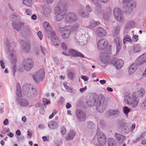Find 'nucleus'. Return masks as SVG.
I'll return each instance as SVG.
<instances>
[{"mask_svg":"<svg viewBox=\"0 0 146 146\" xmlns=\"http://www.w3.org/2000/svg\"><path fill=\"white\" fill-rule=\"evenodd\" d=\"M63 85L67 91L69 92L72 93L73 92V89L68 86L66 84L64 83Z\"/></svg>","mask_w":146,"mask_h":146,"instance_id":"nucleus-43","label":"nucleus"},{"mask_svg":"<svg viewBox=\"0 0 146 146\" xmlns=\"http://www.w3.org/2000/svg\"><path fill=\"white\" fill-rule=\"evenodd\" d=\"M21 33L22 34H26L29 32V30L26 26H23L20 29Z\"/></svg>","mask_w":146,"mask_h":146,"instance_id":"nucleus-39","label":"nucleus"},{"mask_svg":"<svg viewBox=\"0 0 146 146\" xmlns=\"http://www.w3.org/2000/svg\"><path fill=\"white\" fill-rule=\"evenodd\" d=\"M124 100L125 103L127 104L131 105L132 108L136 107L138 104L139 99L136 96L135 92L132 94H128L125 96L124 97Z\"/></svg>","mask_w":146,"mask_h":146,"instance_id":"nucleus-2","label":"nucleus"},{"mask_svg":"<svg viewBox=\"0 0 146 146\" xmlns=\"http://www.w3.org/2000/svg\"><path fill=\"white\" fill-rule=\"evenodd\" d=\"M37 35L40 40H42L43 38V35L42 33L40 31H38L37 33Z\"/></svg>","mask_w":146,"mask_h":146,"instance_id":"nucleus-56","label":"nucleus"},{"mask_svg":"<svg viewBox=\"0 0 146 146\" xmlns=\"http://www.w3.org/2000/svg\"><path fill=\"white\" fill-rule=\"evenodd\" d=\"M76 115L78 120L80 121L85 120L86 118L85 114L80 110L76 111Z\"/></svg>","mask_w":146,"mask_h":146,"instance_id":"nucleus-19","label":"nucleus"},{"mask_svg":"<svg viewBox=\"0 0 146 146\" xmlns=\"http://www.w3.org/2000/svg\"><path fill=\"white\" fill-rule=\"evenodd\" d=\"M111 15H109L108 14L105 13L103 15V18L104 20L106 21H108Z\"/></svg>","mask_w":146,"mask_h":146,"instance_id":"nucleus-47","label":"nucleus"},{"mask_svg":"<svg viewBox=\"0 0 146 146\" xmlns=\"http://www.w3.org/2000/svg\"><path fill=\"white\" fill-rule=\"evenodd\" d=\"M5 50L6 53H8L10 50L9 54L11 56V62L12 63H15L16 61L17 54L15 51L12 48L10 42L9 41L6 43Z\"/></svg>","mask_w":146,"mask_h":146,"instance_id":"nucleus-5","label":"nucleus"},{"mask_svg":"<svg viewBox=\"0 0 146 146\" xmlns=\"http://www.w3.org/2000/svg\"><path fill=\"white\" fill-rule=\"evenodd\" d=\"M137 67V64L136 63H133L129 67L128 73L129 74H133L136 70Z\"/></svg>","mask_w":146,"mask_h":146,"instance_id":"nucleus-26","label":"nucleus"},{"mask_svg":"<svg viewBox=\"0 0 146 146\" xmlns=\"http://www.w3.org/2000/svg\"><path fill=\"white\" fill-rule=\"evenodd\" d=\"M74 74L71 72H70L68 74L67 77L68 78L72 80H73L74 78Z\"/></svg>","mask_w":146,"mask_h":146,"instance_id":"nucleus-45","label":"nucleus"},{"mask_svg":"<svg viewBox=\"0 0 146 146\" xmlns=\"http://www.w3.org/2000/svg\"><path fill=\"white\" fill-rule=\"evenodd\" d=\"M98 101V98H95L94 97L92 96L86 102V103L90 107H92L94 106L95 104H96Z\"/></svg>","mask_w":146,"mask_h":146,"instance_id":"nucleus-20","label":"nucleus"},{"mask_svg":"<svg viewBox=\"0 0 146 146\" xmlns=\"http://www.w3.org/2000/svg\"><path fill=\"white\" fill-rule=\"evenodd\" d=\"M38 128L40 129H45L46 128L45 126L43 124H40L38 125Z\"/></svg>","mask_w":146,"mask_h":146,"instance_id":"nucleus-63","label":"nucleus"},{"mask_svg":"<svg viewBox=\"0 0 146 146\" xmlns=\"http://www.w3.org/2000/svg\"><path fill=\"white\" fill-rule=\"evenodd\" d=\"M48 126L50 129H55L57 128L58 126V124L54 121H51L48 123Z\"/></svg>","mask_w":146,"mask_h":146,"instance_id":"nucleus-30","label":"nucleus"},{"mask_svg":"<svg viewBox=\"0 0 146 146\" xmlns=\"http://www.w3.org/2000/svg\"><path fill=\"white\" fill-rule=\"evenodd\" d=\"M79 14L81 17H88L89 15L88 13L85 14L84 13V11H82V12H80L79 13Z\"/></svg>","mask_w":146,"mask_h":146,"instance_id":"nucleus-58","label":"nucleus"},{"mask_svg":"<svg viewBox=\"0 0 146 146\" xmlns=\"http://www.w3.org/2000/svg\"><path fill=\"white\" fill-rule=\"evenodd\" d=\"M138 92L139 96L142 97L143 96V94L145 93V91L144 89L141 88L138 91Z\"/></svg>","mask_w":146,"mask_h":146,"instance_id":"nucleus-46","label":"nucleus"},{"mask_svg":"<svg viewBox=\"0 0 146 146\" xmlns=\"http://www.w3.org/2000/svg\"><path fill=\"white\" fill-rule=\"evenodd\" d=\"M94 127L93 123L91 121L88 122V125L86 129V131H88V132L90 133V132H91L93 130V128Z\"/></svg>","mask_w":146,"mask_h":146,"instance_id":"nucleus-34","label":"nucleus"},{"mask_svg":"<svg viewBox=\"0 0 146 146\" xmlns=\"http://www.w3.org/2000/svg\"><path fill=\"white\" fill-rule=\"evenodd\" d=\"M113 14L115 18L118 21H120L123 19L121 10L118 8H115L114 9Z\"/></svg>","mask_w":146,"mask_h":146,"instance_id":"nucleus-16","label":"nucleus"},{"mask_svg":"<svg viewBox=\"0 0 146 146\" xmlns=\"http://www.w3.org/2000/svg\"><path fill=\"white\" fill-rule=\"evenodd\" d=\"M110 115L114 116L119 114L120 113V111L118 109L115 110H111L108 111Z\"/></svg>","mask_w":146,"mask_h":146,"instance_id":"nucleus-35","label":"nucleus"},{"mask_svg":"<svg viewBox=\"0 0 146 146\" xmlns=\"http://www.w3.org/2000/svg\"><path fill=\"white\" fill-rule=\"evenodd\" d=\"M34 63L32 60L29 58H25L23 62L22 66L24 69L29 71L31 70L33 67Z\"/></svg>","mask_w":146,"mask_h":146,"instance_id":"nucleus-9","label":"nucleus"},{"mask_svg":"<svg viewBox=\"0 0 146 146\" xmlns=\"http://www.w3.org/2000/svg\"><path fill=\"white\" fill-rule=\"evenodd\" d=\"M123 112L126 115L127 117L128 116V114L131 111L130 109L127 106L124 107L123 108Z\"/></svg>","mask_w":146,"mask_h":146,"instance_id":"nucleus-40","label":"nucleus"},{"mask_svg":"<svg viewBox=\"0 0 146 146\" xmlns=\"http://www.w3.org/2000/svg\"><path fill=\"white\" fill-rule=\"evenodd\" d=\"M43 13L44 15L46 17H48L50 16L51 13V10L48 7L43 6Z\"/></svg>","mask_w":146,"mask_h":146,"instance_id":"nucleus-31","label":"nucleus"},{"mask_svg":"<svg viewBox=\"0 0 146 146\" xmlns=\"http://www.w3.org/2000/svg\"><path fill=\"white\" fill-rule=\"evenodd\" d=\"M17 15L16 14H14L12 16V18L13 20L12 26L13 28L15 29L17 31H19L20 29L21 28L22 26L23 25V23L19 21L16 19Z\"/></svg>","mask_w":146,"mask_h":146,"instance_id":"nucleus-10","label":"nucleus"},{"mask_svg":"<svg viewBox=\"0 0 146 146\" xmlns=\"http://www.w3.org/2000/svg\"><path fill=\"white\" fill-rule=\"evenodd\" d=\"M57 111L56 110H54L53 113H52V114L49 116V119H51L53 118V117H54V115L56 114L57 113Z\"/></svg>","mask_w":146,"mask_h":146,"instance_id":"nucleus-61","label":"nucleus"},{"mask_svg":"<svg viewBox=\"0 0 146 146\" xmlns=\"http://www.w3.org/2000/svg\"><path fill=\"white\" fill-rule=\"evenodd\" d=\"M17 95L19 97H21L22 94L20 85L19 83H17Z\"/></svg>","mask_w":146,"mask_h":146,"instance_id":"nucleus-36","label":"nucleus"},{"mask_svg":"<svg viewBox=\"0 0 146 146\" xmlns=\"http://www.w3.org/2000/svg\"><path fill=\"white\" fill-rule=\"evenodd\" d=\"M115 136L117 142L120 143H122L125 138V137L123 135L117 133H115Z\"/></svg>","mask_w":146,"mask_h":146,"instance_id":"nucleus-24","label":"nucleus"},{"mask_svg":"<svg viewBox=\"0 0 146 146\" xmlns=\"http://www.w3.org/2000/svg\"><path fill=\"white\" fill-rule=\"evenodd\" d=\"M23 3L26 6H30L32 3V0H23Z\"/></svg>","mask_w":146,"mask_h":146,"instance_id":"nucleus-42","label":"nucleus"},{"mask_svg":"<svg viewBox=\"0 0 146 146\" xmlns=\"http://www.w3.org/2000/svg\"><path fill=\"white\" fill-rule=\"evenodd\" d=\"M20 44L22 45L21 47V51L22 52L27 53L30 51L31 45L28 42L21 40Z\"/></svg>","mask_w":146,"mask_h":146,"instance_id":"nucleus-14","label":"nucleus"},{"mask_svg":"<svg viewBox=\"0 0 146 146\" xmlns=\"http://www.w3.org/2000/svg\"><path fill=\"white\" fill-rule=\"evenodd\" d=\"M106 106L105 97L102 95H100L98 98V101L96 104L97 111L100 113L103 112L105 110Z\"/></svg>","mask_w":146,"mask_h":146,"instance_id":"nucleus-4","label":"nucleus"},{"mask_svg":"<svg viewBox=\"0 0 146 146\" xmlns=\"http://www.w3.org/2000/svg\"><path fill=\"white\" fill-rule=\"evenodd\" d=\"M116 141L113 139L109 138L108 141V146H116Z\"/></svg>","mask_w":146,"mask_h":146,"instance_id":"nucleus-37","label":"nucleus"},{"mask_svg":"<svg viewBox=\"0 0 146 146\" xmlns=\"http://www.w3.org/2000/svg\"><path fill=\"white\" fill-rule=\"evenodd\" d=\"M100 22L98 21L96 22L94 21H92L89 22V24L87 27L91 29L95 27L96 25L99 24Z\"/></svg>","mask_w":146,"mask_h":146,"instance_id":"nucleus-33","label":"nucleus"},{"mask_svg":"<svg viewBox=\"0 0 146 146\" xmlns=\"http://www.w3.org/2000/svg\"><path fill=\"white\" fill-rule=\"evenodd\" d=\"M66 132V128L64 127H62L61 129V132L63 135H64Z\"/></svg>","mask_w":146,"mask_h":146,"instance_id":"nucleus-55","label":"nucleus"},{"mask_svg":"<svg viewBox=\"0 0 146 146\" xmlns=\"http://www.w3.org/2000/svg\"><path fill=\"white\" fill-rule=\"evenodd\" d=\"M17 102L22 107H26L29 105V101L26 99H21L20 100H17Z\"/></svg>","mask_w":146,"mask_h":146,"instance_id":"nucleus-22","label":"nucleus"},{"mask_svg":"<svg viewBox=\"0 0 146 146\" xmlns=\"http://www.w3.org/2000/svg\"><path fill=\"white\" fill-rule=\"evenodd\" d=\"M70 50H64L62 52V54L65 55L70 56Z\"/></svg>","mask_w":146,"mask_h":146,"instance_id":"nucleus-48","label":"nucleus"},{"mask_svg":"<svg viewBox=\"0 0 146 146\" xmlns=\"http://www.w3.org/2000/svg\"><path fill=\"white\" fill-rule=\"evenodd\" d=\"M112 63L117 69H120L124 64L123 60L121 59L117 60L116 59H114L112 60Z\"/></svg>","mask_w":146,"mask_h":146,"instance_id":"nucleus-18","label":"nucleus"},{"mask_svg":"<svg viewBox=\"0 0 146 146\" xmlns=\"http://www.w3.org/2000/svg\"><path fill=\"white\" fill-rule=\"evenodd\" d=\"M97 31L98 35L100 37H103L106 34V31L102 27H100L98 28Z\"/></svg>","mask_w":146,"mask_h":146,"instance_id":"nucleus-28","label":"nucleus"},{"mask_svg":"<svg viewBox=\"0 0 146 146\" xmlns=\"http://www.w3.org/2000/svg\"><path fill=\"white\" fill-rule=\"evenodd\" d=\"M77 19L76 15L74 13H68L65 18V21L68 23H72L75 21Z\"/></svg>","mask_w":146,"mask_h":146,"instance_id":"nucleus-15","label":"nucleus"},{"mask_svg":"<svg viewBox=\"0 0 146 146\" xmlns=\"http://www.w3.org/2000/svg\"><path fill=\"white\" fill-rule=\"evenodd\" d=\"M50 38H51V40L53 44L55 45H58L59 43V40L58 39V37L55 34V33L52 34Z\"/></svg>","mask_w":146,"mask_h":146,"instance_id":"nucleus-29","label":"nucleus"},{"mask_svg":"<svg viewBox=\"0 0 146 146\" xmlns=\"http://www.w3.org/2000/svg\"><path fill=\"white\" fill-rule=\"evenodd\" d=\"M96 6L95 13L98 14L99 12L101 11V5L99 3V0H94V1H92Z\"/></svg>","mask_w":146,"mask_h":146,"instance_id":"nucleus-23","label":"nucleus"},{"mask_svg":"<svg viewBox=\"0 0 146 146\" xmlns=\"http://www.w3.org/2000/svg\"><path fill=\"white\" fill-rule=\"evenodd\" d=\"M133 50L135 52H140L141 50V47L139 44H135L133 47Z\"/></svg>","mask_w":146,"mask_h":146,"instance_id":"nucleus-38","label":"nucleus"},{"mask_svg":"<svg viewBox=\"0 0 146 146\" xmlns=\"http://www.w3.org/2000/svg\"><path fill=\"white\" fill-rule=\"evenodd\" d=\"M115 41L116 45H120L121 44V41L119 38L116 37L115 39Z\"/></svg>","mask_w":146,"mask_h":146,"instance_id":"nucleus-51","label":"nucleus"},{"mask_svg":"<svg viewBox=\"0 0 146 146\" xmlns=\"http://www.w3.org/2000/svg\"><path fill=\"white\" fill-rule=\"evenodd\" d=\"M141 107L142 109L144 110L146 109V100L145 102L142 103L141 105Z\"/></svg>","mask_w":146,"mask_h":146,"instance_id":"nucleus-64","label":"nucleus"},{"mask_svg":"<svg viewBox=\"0 0 146 146\" xmlns=\"http://www.w3.org/2000/svg\"><path fill=\"white\" fill-rule=\"evenodd\" d=\"M81 78L85 81H88L89 79V78L88 77L84 75H82L81 76Z\"/></svg>","mask_w":146,"mask_h":146,"instance_id":"nucleus-62","label":"nucleus"},{"mask_svg":"<svg viewBox=\"0 0 146 146\" xmlns=\"http://www.w3.org/2000/svg\"><path fill=\"white\" fill-rule=\"evenodd\" d=\"M123 131L124 133L127 134L129 131V129L127 127L125 126L123 129Z\"/></svg>","mask_w":146,"mask_h":146,"instance_id":"nucleus-54","label":"nucleus"},{"mask_svg":"<svg viewBox=\"0 0 146 146\" xmlns=\"http://www.w3.org/2000/svg\"><path fill=\"white\" fill-rule=\"evenodd\" d=\"M23 92L25 95L29 97L33 98L37 94L36 90L29 84H26L23 86Z\"/></svg>","mask_w":146,"mask_h":146,"instance_id":"nucleus-3","label":"nucleus"},{"mask_svg":"<svg viewBox=\"0 0 146 146\" xmlns=\"http://www.w3.org/2000/svg\"><path fill=\"white\" fill-rule=\"evenodd\" d=\"M97 135H98V140L99 143L102 145H105L107 140L104 134L102 132L98 131Z\"/></svg>","mask_w":146,"mask_h":146,"instance_id":"nucleus-13","label":"nucleus"},{"mask_svg":"<svg viewBox=\"0 0 146 146\" xmlns=\"http://www.w3.org/2000/svg\"><path fill=\"white\" fill-rule=\"evenodd\" d=\"M45 76V72L44 69L42 68L38 70L33 76L35 81L37 83L42 82Z\"/></svg>","mask_w":146,"mask_h":146,"instance_id":"nucleus-8","label":"nucleus"},{"mask_svg":"<svg viewBox=\"0 0 146 146\" xmlns=\"http://www.w3.org/2000/svg\"><path fill=\"white\" fill-rule=\"evenodd\" d=\"M111 53L110 51L109 50L107 54L105 52L103 55L101 54L100 57L102 62L106 64L108 63L110 59V54Z\"/></svg>","mask_w":146,"mask_h":146,"instance_id":"nucleus-17","label":"nucleus"},{"mask_svg":"<svg viewBox=\"0 0 146 146\" xmlns=\"http://www.w3.org/2000/svg\"><path fill=\"white\" fill-rule=\"evenodd\" d=\"M86 11L89 13H90L92 11V8L89 5H87L86 6Z\"/></svg>","mask_w":146,"mask_h":146,"instance_id":"nucleus-52","label":"nucleus"},{"mask_svg":"<svg viewBox=\"0 0 146 146\" xmlns=\"http://www.w3.org/2000/svg\"><path fill=\"white\" fill-rule=\"evenodd\" d=\"M70 53V56L75 57H80L82 58L84 57V56L83 54L74 49H71Z\"/></svg>","mask_w":146,"mask_h":146,"instance_id":"nucleus-25","label":"nucleus"},{"mask_svg":"<svg viewBox=\"0 0 146 146\" xmlns=\"http://www.w3.org/2000/svg\"><path fill=\"white\" fill-rule=\"evenodd\" d=\"M137 61L139 64H142L146 62V53L142 54L137 58Z\"/></svg>","mask_w":146,"mask_h":146,"instance_id":"nucleus-27","label":"nucleus"},{"mask_svg":"<svg viewBox=\"0 0 146 146\" xmlns=\"http://www.w3.org/2000/svg\"><path fill=\"white\" fill-rule=\"evenodd\" d=\"M135 25V23L133 21H129L126 24L124 29V31L125 33H127L128 30L133 28Z\"/></svg>","mask_w":146,"mask_h":146,"instance_id":"nucleus-21","label":"nucleus"},{"mask_svg":"<svg viewBox=\"0 0 146 146\" xmlns=\"http://www.w3.org/2000/svg\"><path fill=\"white\" fill-rule=\"evenodd\" d=\"M17 138L18 141L19 142L23 141L24 140V137L23 136H21L20 137L17 136Z\"/></svg>","mask_w":146,"mask_h":146,"instance_id":"nucleus-57","label":"nucleus"},{"mask_svg":"<svg viewBox=\"0 0 146 146\" xmlns=\"http://www.w3.org/2000/svg\"><path fill=\"white\" fill-rule=\"evenodd\" d=\"M76 135V133L74 131H70L66 138V141H70Z\"/></svg>","mask_w":146,"mask_h":146,"instance_id":"nucleus-32","label":"nucleus"},{"mask_svg":"<svg viewBox=\"0 0 146 146\" xmlns=\"http://www.w3.org/2000/svg\"><path fill=\"white\" fill-rule=\"evenodd\" d=\"M112 11L111 8L109 7H107L106 9V13L109 15H111Z\"/></svg>","mask_w":146,"mask_h":146,"instance_id":"nucleus-49","label":"nucleus"},{"mask_svg":"<svg viewBox=\"0 0 146 146\" xmlns=\"http://www.w3.org/2000/svg\"><path fill=\"white\" fill-rule=\"evenodd\" d=\"M41 51L42 54H43V57H45L46 56V54L45 53V48H43L42 46H40Z\"/></svg>","mask_w":146,"mask_h":146,"instance_id":"nucleus-53","label":"nucleus"},{"mask_svg":"<svg viewBox=\"0 0 146 146\" xmlns=\"http://www.w3.org/2000/svg\"><path fill=\"white\" fill-rule=\"evenodd\" d=\"M60 34L62 38L64 39L68 38L71 33V26L68 25L60 28Z\"/></svg>","mask_w":146,"mask_h":146,"instance_id":"nucleus-7","label":"nucleus"},{"mask_svg":"<svg viewBox=\"0 0 146 146\" xmlns=\"http://www.w3.org/2000/svg\"><path fill=\"white\" fill-rule=\"evenodd\" d=\"M122 2L125 5L124 8L126 12H131L136 6V3L133 0H123Z\"/></svg>","mask_w":146,"mask_h":146,"instance_id":"nucleus-6","label":"nucleus"},{"mask_svg":"<svg viewBox=\"0 0 146 146\" xmlns=\"http://www.w3.org/2000/svg\"><path fill=\"white\" fill-rule=\"evenodd\" d=\"M25 12L28 15L30 16L32 14L31 10L28 9H27L25 10Z\"/></svg>","mask_w":146,"mask_h":146,"instance_id":"nucleus-59","label":"nucleus"},{"mask_svg":"<svg viewBox=\"0 0 146 146\" xmlns=\"http://www.w3.org/2000/svg\"><path fill=\"white\" fill-rule=\"evenodd\" d=\"M79 28V25L78 24H75L71 27V31H76Z\"/></svg>","mask_w":146,"mask_h":146,"instance_id":"nucleus-44","label":"nucleus"},{"mask_svg":"<svg viewBox=\"0 0 146 146\" xmlns=\"http://www.w3.org/2000/svg\"><path fill=\"white\" fill-rule=\"evenodd\" d=\"M131 39L129 35H126L124 36L123 40V42L124 44H125L127 42H131Z\"/></svg>","mask_w":146,"mask_h":146,"instance_id":"nucleus-41","label":"nucleus"},{"mask_svg":"<svg viewBox=\"0 0 146 146\" xmlns=\"http://www.w3.org/2000/svg\"><path fill=\"white\" fill-rule=\"evenodd\" d=\"M108 42L105 39H101L97 43V47L99 50L105 49L108 46Z\"/></svg>","mask_w":146,"mask_h":146,"instance_id":"nucleus-12","label":"nucleus"},{"mask_svg":"<svg viewBox=\"0 0 146 146\" xmlns=\"http://www.w3.org/2000/svg\"><path fill=\"white\" fill-rule=\"evenodd\" d=\"M145 133H143L141 134V135L140 136V137H138L136 140H133L134 142L136 143L137 141H139L140 139L141 138H143L145 137Z\"/></svg>","mask_w":146,"mask_h":146,"instance_id":"nucleus-50","label":"nucleus"},{"mask_svg":"<svg viewBox=\"0 0 146 146\" xmlns=\"http://www.w3.org/2000/svg\"><path fill=\"white\" fill-rule=\"evenodd\" d=\"M43 102L44 105L49 104L50 103V102L49 101L45 98L43 99Z\"/></svg>","mask_w":146,"mask_h":146,"instance_id":"nucleus-60","label":"nucleus"},{"mask_svg":"<svg viewBox=\"0 0 146 146\" xmlns=\"http://www.w3.org/2000/svg\"><path fill=\"white\" fill-rule=\"evenodd\" d=\"M66 5V2L63 0H60L58 4V6L55 8V14L56 15L55 19L57 21H60L63 19L66 13L64 9Z\"/></svg>","mask_w":146,"mask_h":146,"instance_id":"nucleus-1","label":"nucleus"},{"mask_svg":"<svg viewBox=\"0 0 146 146\" xmlns=\"http://www.w3.org/2000/svg\"><path fill=\"white\" fill-rule=\"evenodd\" d=\"M43 25L44 28L46 36L47 37L50 38L52 34L54 33L53 31H52L51 25L48 23L44 22Z\"/></svg>","mask_w":146,"mask_h":146,"instance_id":"nucleus-11","label":"nucleus"}]
</instances>
